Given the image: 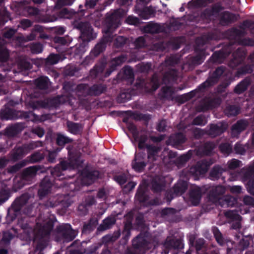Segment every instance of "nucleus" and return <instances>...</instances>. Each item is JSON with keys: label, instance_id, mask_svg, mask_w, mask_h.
Masks as SVG:
<instances>
[{"label": "nucleus", "instance_id": "f257e3e1", "mask_svg": "<svg viewBox=\"0 0 254 254\" xmlns=\"http://www.w3.org/2000/svg\"><path fill=\"white\" fill-rule=\"evenodd\" d=\"M122 16L119 9L107 16L103 30L105 34L91 50L90 56L94 58L105 50L107 44L111 42L114 39V31L121 25L120 19Z\"/></svg>", "mask_w": 254, "mask_h": 254}, {"label": "nucleus", "instance_id": "f03ea898", "mask_svg": "<svg viewBox=\"0 0 254 254\" xmlns=\"http://www.w3.org/2000/svg\"><path fill=\"white\" fill-rule=\"evenodd\" d=\"M71 167L70 162L63 160L50 170L51 175L45 176L40 183L38 191V195L40 199H43L51 192L53 182L55 180L64 179L63 171L66 170Z\"/></svg>", "mask_w": 254, "mask_h": 254}, {"label": "nucleus", "instance_id": "7ed1b4c3", "mask_svg": "<svg viewBox=\"0 0 254 254\" xmlns=\"http://www.w3.org/2000/svg\"><path fill=\"white\" fill-rule=\"evenodd\" d=\"M54 223L55 221L51 219L43 224L36 223L35 236L38 238V241L35 251H39L37 254H43V251L48 245L49 237L53 229Z\"/></svg>", "mask_w": 254, "mask_h": 254}, {"label": "nucleus", "instance_id": "20e7f679", "mask_svg": "<svg viewBox=\"0 0 254 254\" xmlns=\"http://www.w3.org/2000/svg\"><path fill=\"white\" fill-rule=\"evenodd\" d=\"M194 97H196L197 99H201V101L203 103L202 111L203 112L206 111V80L204 81L195 90L180 96L179 102L183 104Z\"/></svg>", "mask_w": 254, "mask_h": 254}, {"label": "nucleus", "instance_id": "39448f33", "mask_svg": "<svg viewBox=\"0 0 254 254\" xmlns=\"http://www.w3.org/2000/svg\"><path fill=\"white\" fill-rule=\"evenodd\" d=\"M149 242L145 233H140L132 241V248H127L126 254H144L149 249Z\"/></svg>", "mask_w": 254, "mask_h": 254}, {"label": "nucleus", "instance_id": "423d86ee", "mask_svg": "<svg viewBox=\"0 0 254 254\" xmlns=\"http://www.w3.org/2000/svg\"><path fill=\"white\" fill-rule=\"evenodd\" d=\"M29 196L27 193H24L17 197L12 202L7 210L6 219L10 222L13 221L20 214L22 208L27 203Z\"/></svg>", "mask_w": 254, "mask_h": 254}, {"label": "nucleus", "instance_id": "0eeeda50", "mask_svg": "<svg viewBox=\"0 0 254 254\" xmlns=\"http://www.w3.org/2000/svg\"><path fill=\"white\" fill-rule=\"evenodd\" d=\"M73 26L80 31V37L83 41L88 42L97 37L96 33L94 32L91 23L88 21H75L73 23Z\"/></svg>", "mask_w": 254, "mask_h": 254}, {"label": "nucleus", "instance_id": "6e6552de", "mask_svg": "<svg viewBox=\"0 0 254 254\" xmlns=\"http://www.w3.org/2000/svg\"><path fill=\"white\" fill-rule=\"evenodd\" d=\"M159 86L160 79L155 74L152 76L149 82H146L143 78H137L134 85L136 89L145 93H152L156 91Z\"/></svg>", "mask_w": 254, "mask_h": 254}, {"label": "nucleus", "instance_id": "1a4fd4ad", "mask_svg": "<svg viewBox=\"0 0 254 254\" xmlns=\"http://www.w3.org/2000/svg\"><path fill=\"white\" fill-rule=\"evenodd\" d=\"M135 199L140 205L145 206L158 205L159 204V200L157 198L149 199V195L146 187L141 185L139 186L137 190Z\"/></svg>", "mask_w": 254, "mask_h": 254}, {"label": "nucleus", "instance_id": "9d476101", "mask_svg": "<svg viewBox=\"0 0 254 254\" xmlns=\"http://www.w3.org/2000/svg\"><path fill=\"white\" fill-rule=\"evenodd\" d=\"M57 237H59L60 240L64 243L72 241L76 237L77 233L74 230L69 224H63L58 226L56 228Z\"/></svg>", "mask_w": 254, "mask_h": 254}, {"label": "nucleus", "instance_id": "9b49d317", "mask_svg": "<svg viewBox=\"0 0 254 254\" xmlns=\"http://www.w3.org/2000/svg\"><path fill=\"white\" fill-rule=\"evenodd\" d=\"M188 185L187 181L179 180L170 190L165 193V198L168 203H170L175 197L184 193L188 189Z\"/></svg>", "mask_w": 254, "mask_h": 254}, {"label": "nucleus", "instance_id": "f8f14e48", "mask_svg": "<svg viewBox=\"0 0 254 254\" xmlns=\"http://www.w3.org/2000/svg\"><path fill=\"white\" fill-rule=\"evenodd\" d=\"M1 118L5 120H15L18 118H23L27 121H32L34 114L32 111L21 112L17 111L14 109L7 108L1 113Z\"/></svg>", "mask_w": 254, "mask_h": 254}, {"label": "nucleus", "instance_id": "ddd939ff", "mask_svg": "<svg viewBox=\"0 0 254 254\" xmlns=\"http://www.w3.org/2000/svg\"><path fill=\"white\" fill-rule=\"evenodd\" d=\"M184 247V244L181 239L174 236H168L162 243V254H168L172 250L182 249Z\"/></svg>", "mask_w": 254, "mask_h": 254}, {"label": "nucleus", "instance_id": "4468645a", "mask_svg": "<svg viewBox=\"0 0 254 254\" xmlns=\"http://www.w3.org/2000/svg\"><path fill=\"white\" fill-rule=\"evenodd\" d=\"M147 163L145 153L140 152L134 155L131 162L132 168L136 172L141 173L144 171Z\"/></svg>", "mask_w": 254, "mask_h": 254}, {"label": "nucleus", "instance_id": "2eb2a0df", "mask_svg": "<svg viewBox=\"0 0 254 254\" xmlns=\"http://www.w3.org/2000/svg\"><path fill=\"white\" fill-rule=\"evenodd\" d=\"M40 168L41 167L39 165L30 166L25 168L22 171L20 175L21 181L24 182V183L30 184Z\"/></svg>", "mask_w": 254, "mask_h": 254}, {"label": "nucleus", "instance_id": "dca6fc26", "mask_svg": "<svg viewBox=\"0 0 254 254\" xmlns=\"http://www.w3.org/2000/svg\"><path fill=\"white\" fill-rule=\"evenodd\" d=\"M190 175L197 180L199 177L206 173V159H203L202 162H198L194 166H191L189 169Z\"/></svg>", "mask_w": 254, "mask_h": 254}, {"label": "nucleus", "instance_id": "f3484780", "mask_svg": "<svg viewBox=\"0 0 254 254\" xmlns=\"http://www.w3.org/2000/svg\"><path fill=\"white\" fill-rule=\"evenodd\" d=\"M127 217L125 223L124 230L122 232L123 237L120 242L122 245H126L127 244L131 235L130 230L132 227V214L128 213Z\"/></svg>", "mask_w": 254, "mask_h": 254}, {"label": "nucleus", "instance_id": "a211bd4d", "mask_svg": "<svg viewBox=\"0 0 254 254\" xmlns=\"http://www.w3.org/2000/svg\"><path fill=\"white\" fill-rule=\"evenodd\" d=\"M56 15L58 18L71 19L80 16L79 10L76 12L73 9L66 7L56 8Z\"/></svg>", "mask_w": 254, "mask_h": 254}, {"label": "nucleus", "instance_id": "6ab92c4d", "mask_svg": "<svg viewBox=\"0 0 254 254\" xmlns=\"http://www.w3.org/2000/svg\"><path fill=\"white\" fill-rule=\"evenodd\" d=\"M187 140L186 135L182 132L172 134L168 139L169 143L177 149H181L182 145Z\"/></svg>", "mask_w": 254, "mask_h": 254}, {"label": "nucleus", "instance_id": "aec40b11", "mask_svg": "<svg viewBox=\"0 0 254 254\" xmlns=\"http://www.w3.org/2000/svg\"><path fill=\"white\" fill-rule=\"evenodd\" d=\"M126 59L125 56L121 55L112 59L110 62L109 67L105 73L104 76L106 77L109 76L112 72L116 70L118 66L121 65L126 61Z\"/></svg>", "mask_w": 254, "mask_h": 254}, {"label": "nucleus", "instance_id": "412c9836", "mask_svg": "<svg viewBox=\"0 0 254 254\" xmlns=\"http://www.w3.org/2000/svg\"><path fill=\"white\" fill-rule=\"evenodd\" d=\"M151 189L154 192H160L163 190L166 186L165 178L156 176L152 180L151 182Z\"/></svg>", "mask_w": 254, "mask_h": 254}, {"label": "nucleus", "instance_id": "4be33fe9", "mask_svg": "<svg viewBox=\"0 0 254 254\" xmlns=\"http://www.w3.org/2000/svg\"><path fill=\"white\" fill-rule=\"evenodd\" d=\"M246 53L244 50L238 48L233 54V59L229 63V65L232 68H235L241 64L245 59Z\"/></svg>", "mask_w": 254, "mask_h": 254}, {"label": "nucleus", "instance_id": "5701e85b", "mask_svg": "<svg viewBox=\"0 0 254 254\" xmlns=\"http://www.w3.org/2000/svg\"><path fill=\"white\" fill-rule=\"evenodd\" d=\"M67 101L64 96H58L53 98L48 99L44 102V107L49 108H57L60 105L65 103Z\"/></svg>", "mask_w": 254, "mask_h": 254}, {"label": "nucleus", "instance_id": "b1692460", "mask_svg": "<svg viewBox=\"0 0 254 254\" xmlns=\"http://www.w3.org/2000/svg\"><path fill=\"white\" fill-rule=\"evenodd\" d=\"M243 173L245 180H250L248 183V188L251 193L254 195V166L243 170Z\"/></svg>", "mask_w": 254, "mask_h": 254}, {"label": "nucleus", "instance_id": "393cba45", "mask_svg": "<svg viewBox=\"0 0 254 254\" xmlns=\"http://www.w3.org/2000/svg\"><path fill=\"white\" fill-rule=\"evenodd\" d=\"M73 141L72 138L62 133L58 132L56 134V143L58 146L57 147L58 151H61L66 144L71 143Z\"/></svg>", "mask_w": 254, "mask_h": 254}, {"label": "nucleus", "instance_id": "a878e982", "mask_svg": "<svg viewBox=\"0 0 254 254\" xmlns=\"http://www.w3.org/2000/svg\"><path fill=\"white\" fill-rule=\"evenodd\" d=\"M189 196L190 201L194 206H197L199 204L201 196V190L199 187H196L191 189L190 190Z\"/></svg>", "mask_w": 254, "mask_h": 254}, {"label": "nucleus", "instance_id": "bb28decb", "mask_svg": "<svg viewBox=\"0 0 254 254\" xmlns=\"http://www.w3.org/2000/svg\"><path fill=\"white\" fill-rule=\"evenodd\" d=\"M43 27L40 25H35L31 33L27 36V39L30 41L36 39L37 37V33H39L38 38L42 39H48L49 36L43 32Z\"/></svg>", "mask_w": 254, "mask_h": 254}, {"label": "nucleus", "instance_id": "cd10ccee", "mask_svg": "<svg viewBox=\"0 0 254 254\" xmlns=\"http://www.w3.org/2000/svg\"><path fill=\"white\" fill-rule=\"evenodd\" d=\"M248 126V123L246 121L240 120L238 121L232 127V135L233 137H238L239 134L246 129Z\"/></svg>", "mask_w": 254, "mask_h": 254}, {"label": "nucleus", "instance_id": "c85d7f7f", "mask_svg": "<svg viewBox=\"0 0 254 254\" xmlns=\"http://www.w3.org/2000/svg\"><path fill=\"white\" fill-rule=\"evenodd\" d=\"M190 245L193 246L194 245L196 254H206V246H205V241L203 239H198L194 244L193 239H190Z\"/></svg>", "mask_w": 254, "mask_h": 254}, {"label": "nucleus", "instance_id": "c756f323", "mask_svg": "<svg viewBox=\"0 0 254 254\" xmlns=\"http://www.w3.org/2000/svg\"><path fill=\"white\" fill-rule=\"evenodd\" d=\"M53 42L57 45L55 47L57 51L59 52L63 53L64 50L61 47L63 46L68 45L71 42V40L69 36L61 37L59 36H56L53 38Z\"/></svg>", "mask_w": 254, "mask_h": 254}, {"label": "nucleus", "instance_id": "7c9ffc66", "mask_svg": "<svg viewBox=\"0 0 254 254\" xmlns=\"http://www.w3.org/2000/svg\"><path fill=\"white\" fill-rule=\"evenodd\" d=\"M24 127V123H16L7 127L6 128L5 133L7 136L13 137L19 133Z\"/></svg>", "mask_w": 254, "mask_h": 254}, {"label": "nucleus", "instance_id": "2f4dec72", "mask_svg": "<svg viewBox=\"0 0 254 254\" xmlns=\"http://www.w3.org/2000/svg\"><path fill=\"white\" fill-rule=\"evenodd\" d=\"M122 78L127 81V84L131 85L134 82V75L133 69L128 65L126 66L123 69Z\"/></svg>", "mask_w": 254, "mask_h": 254}, {"label": "nucleus", "instance_id": "473e14b6", "mask_svg": "<svg viewBox=\"0 0 254 254\" xmlns=\"http://www.w3.org/2000/svg\"><path fill=\"white\" fill-rule=\"evenodd\" d=\"M98 224V220L95 218H90L85 222L82 228V234L88 235L93 232Z\"/></svg>", "mask_w": 254, "mask_h": 254}, {"label": "nucleus", "instance_id": "72a5a7b5", "mask_svg": "<svg viewBox=\"0 0 254 254\" xmlns=\"http://www.w3.org/2000/svg\"><path fill=\"white\" fill-rule=\"evenodd\" d=\"M106 66V62L104 60L99 61L90 71V76L95 78L101 74L104 70Z\"/></svg>", "mask_w": 254, "mask_h": 254}, {"label": "nucleus", "instance_id": "f704fd0d", "mask_svg": "<svg viewBox=\"0 0 254 254\" xmlns=\"http://www.w3.org/2000/svg\"><path fill=\"white\" fill-rule=\"evenodd\" d=\"M116 219L113 216H109L104 219L102 223L97 228V231L99 232L110 229L115 224Z\"/></svg>", "mask_w": 254, "mask_h": 254}, {"label": "nucleus", "instance_id": "c9c22d12", "mask_svg": "<svg viewBox=\"0 0 254 254\" xmlns=\"http://www.w3.org/2000/svg\"><path fill=\"white\" fill-rule=\"evenodd\" d=\"M107 86L103 84H95L89 88L88 95L98 96L106 91Z\"/></svg>", "mask_w": 254, "mask_h": 254}, {"label": "nucleus", "instance_id": "e433bc0d", "mask_svg": "<svg viewBox=\"0 0 254 254\" xmlns=\"http://www.w3.org/2000/svg\"><path fill=\"white\" fill-rule=\"evenodd\" d=\"M63 202V198L62 195L57 194L51 196L44 203V205L47 208H54Z\"/></svg>", "mask_w": 254, "mask_h": 254}, {"label": "nucleus", "instance_id": "4c0bfd02", "mask_svg": "<svg viewBox=\"0 0 254 254\" xmlns=\"http://www.w3.org/2000/svg\"><path fill=\"white\" fill-rule=\"evenodd\" d=\"M99 0H85L84 4L79 6V11L80 16H83L85 12L89 9H94L97 4Z\"/></svg>", "mask_w": 254, "mask_h": 254}, {"label": "nucleus", "instance_id": "58836bf2", "mask_svg": "<svg viewBox=\"0 0 254 254\" xmlns=\"http://www.w3.org/2000/svg\"><path fill=\"white\" fill-rule=\"evenodd\" d=\"M160 150V148L159 147L156 146L153 144L146 145L148 159L152 162L155 161Z\"/></svg>", "mask_w": 254, "mask_h": 254}, {"label": "nucleus", "instance_id": "ea45409f", "mask_svg": "<svg viewBox=\"0 0 254 254\" xmlns=\"http://www.w3.org/2000/svg\"><path fill=\"white\" fill-rule=\"evenodd\" d=\"M66 126L67 131L74 135L80 134L82 130V126L80 123L68 121L66 123Z\"/></svg>", "mask_w": 254, "mask_h": 254}, {"label": "nucleus", "instance_id": "a19ab883", "mask_svg": "<svg viewBox=\"0 0 254 254\" xmlns=\"http://www.w3.org/2000/svg\"><path fill=\"white\" fill-rule=\"evenodd\" d=\"M83 251L80 241L77 240L72 243L65 254H83Z\"/></svg>", "mask_w": 254, "mask_h": 254}, {"label": "nucleus", "instance_id": "79ce46f5", "mask_svg": "<svg viewBox=\"0 0 254 254\" xmlns=\"http://www.w3.org/2000/svg\"><path fill=\"white\" fill-rule=\"evenodd\" d=\"M155 10L151 6H146L138 10V15L143 19H147L154 16Z\"/></svg>", "mask_w": 254, "mask_h": 254}, {"label": "nucleus", "instance_id": "37998d69", "mask_svg": "<svg viewBox=\"0 0 254 254\" xmlns=\"http://www.w3.org/2000/svg\"><path fill=\"white\" fill-rule=\"evenodd\" d=\"M226 129V127L222 125L220 126L211 125L208 132V134L212 137H214L222 133Z\"/></svg>", "mask_w": 254, "mask_h": 254}, {"label": "nucleus", "instance_id": "c03bdc74", "mask_svg": "<svg viewBox=\"0 0 254 254\" xmlns=\"http://www.w3.org/2000/svg\"><path fill=\"white\" fill-rule=\"evenodd\" d=\"M50 80L47 76H41L35 80L36 87L41 90H46L49 86Z\"/></svg>", "mask_w": 254, "mask_h": 254}, {"label": "nucleus", "instance_id": "a18cd8bd", "mask_svg": "<svg viewBox=\"0 0 254 254\" xmlns=\"http://www.w3.org/2000/svg\"><path fill=\"white\" fill-rule=\"evenodd\" d=\"M237 19V16L229 12L225 11L221 14L220 22L222 25H226L234 21Z\"/></svg>", "mask_w": 254, "mask_h": 254}, {"label": "nucleus", "instance_id": "49530a36", "mask_svg": "<svg viewBox=\"0 0 254 254\" xmlns=\"http://www.w3.org/2000/svg\"><path fill=\"white\" fill-rule=\"evenodd\" d=\"M26 154L25 147L19 146L15 148L10 154V158L12 161H16L21 159Z\"/></svg>", "mask_w": 254, "mask_h": 254}, {"label": "nucleus", "instance_id": "de8ad7c7", "mask_svg": "<svg viewBox=\"0 0 254 254\" xmlns=\"http://www.w3.org/2000/svg\"><path fill=\"white\" fill-rule=\"evenodd\" d=\"M225 70V68L223 66L218 67L212 75L210 76L209 81H207V85H211L218 81V78L222 75Z\"/></svg>", "mask_w": 254, "mask_h": 254}, {"label": "nucleus", "instance_id": "09e8293b", "mask_svg": "<svg viewBox=\"0 0 254 254\" xmlns=\"http://www.w3.org/2000/svg\"><path fill=\"white\" fill-rule=\"evenodd\" d=\"M204 56L200 53L195 56L190 57L188 61L189 68H193L196 65L200 64L203 60Z\"/></svg>", "mask_w": 254, "mask_h": 254}, {"label": "nucleus", "instance_id": "8fccbe9b", "mask_svg": "<svg viewBox=\"0 0 254 254\" xmlns=\"http://www.w3.org/2000/svg\"><path fill=\"white\" fill-rule=\"evenodd\" d=\"M81 247L83 251V254H92L96 252L99 249V245L98 244H94L89 247H87V242L86 241H82L80 242Z\"/></svg>", "mask_w": 254, "mask_h": 254}, {"label": "nucleus", "instance_id": "3c124183", "mask_svg": "<svg viewBox=\"0 0 254 254\" xmlns=\"http://www.w3.org/2000/svg\"><path fill=\"white\" fill-rule=\"evenodd\" d=\"M206 6V0H191L188 3L190 9H198Z\"/></svg>", "mask_w": 254, "mask_h": 254}, {"label": "nucleus", "instance_id": "603ef678", "mask_svg": "<svg viewBox=\"0 0 254 254\" xmlns=\"http://www.w3.org/2000/svg\"><path fill=\"white\" fill-rule=\"evenodd\" d=\"M39 9L38 8L25 6L22 8L21 14L25 16H36L39 14Z\"/></svg>", "mask_w": 254, "mask_h": 254}, {"label": "nucleus", "instance_id": "864d4df0", "mask_svg": "<svg viewBox=\"0 0 254 254\" xmlns=\"http://www.w3.org/2000/svg\"><path fill=\"white\" fill-rule=\"evenodd\" d=\"M177 79V73L175 69H172L165 72L163 77V80L168 83L175 81Z\"/></svg>", "mask_w": 254, "mask_h": 254}, {"label": "nucleus", "instance_id": "5fc2aeb1", "mask_svg": "<svg viewBox=\"0 0 254 254\" xmlns=\"http://www.w3.org/2000/svg\"><path fill=\"white\" fill-rule=\"evenodd\" d=\"M145 33L149 34H157L161 31L160 26L157 23H150L144 27Z\"/></svg>", "mask_w": 254, "mask_h": 254}, {"label": "nucleus", "instance_id": "6e6d98bb", "mask_svg": "<svg viewBox=\"0 0 254 254\" xmlns=\"http://www.w3.org/2000/svg\"><path fill=\"white\" fill-rule=\"evenodd\" d=\"M193 151L191 150H189L187 153L184 154L179 157L177 162L179 164L183 165L187 163L192 157Z\"/></svg>", "mask_w": 254, "mask_h": 254}, {"label": "nucleus", "instance_id": "4d7b16f0", "mask_svg": "<svg viewBox=\"0 0 254 254\" xmlns=\"http://www.w3.org/2000/svg\"><path fill=\"white\" fill-rule=\"evenodd\" d=\"M179 58L175 55H171L166 58L164 64L166 66H174L179 62Z\"/></svg>", "mask_w": 254, "mask_h": 254}, {"label": "nucleus", "instance_id": "13d9d810", "mask_svg": "<svg viewBox=\"0 0 254 254\" xmlns=\"http://www.w3.org/2000/svg\"><path fill=\"white\" fill-rule=\"evenodd\" d=\"M11 20L10 13L5 9L0 10V26L3 25L8 20Z\"/></svg>", "mask_w": 254, "mask_h": 254}, {"label": "nucleus", "instance_id": "bf43d9fd", "mask_svg": "<svg viewBox=\"0 0 254 254\" xmlns=\"http://www.w3.org/2000/svg\"><path fill=\"white\" fill-rule=\"evenodd\" d=\"M34 225L33 224L23 223L21 224V228L23 230L24 232L27 234V235L30 237L34 233L35 231ZM35 231H37L36 228Z\"/></svg>", "mask_w": 254, "mask_h": 254}, {"label": "nucleus", "instance_id": "052dcab7", "mask_svg": "<svg viewBox=\"0 0 254 254\" xmlns=\"http://www.w3.org/2000/svg\"><path fill=\"white\" fill-rule=\"evenodd\" d=\"M240 112V108L235 106H229L225 110V113L228 117L235 116L239 114Z\"/></svg>", "mask_w": 254, "mask_h": 254}, {"label": "nucleus", "instance_id": "680f3d73", "mask_svg": "<svg viewBox=\"0 0 254 254\" xmlns=\"http://www.w3.org/2000/svg\"><path fill=\"white\" fill-rule=\"evenodd\" d=\"M250 84L249 79H246L238 84L235 88V92L237 94H241L245 91Z\"/></svg>", "mask_w": 254, "mask_h": 254}, {"label": "nucleus", "instance_id": "e2e57ef3", "mask_svg": "<svg viewBox=\"0 0 254 254\" xmlns=\"http://www.w3.org/2000/svg\"><path fill=\"white\" fill-rule=\"evenodd\" d=\"M162 92L163 98L169 100H173L174 91L171 87L165 86L162 87Z\"/></svg>", "mask_w": 254, "mask_h": 254}, {"label": "nucleus", "instance_id": "0e129e2a", "mask_svg": "<svg viewBox=\"0 0 254 254\" xmlns=\"http://www.w3.org/2000/svg\"><path fill=\"white\" fill-rule=\"evenodd\" d=\"M45 156L44 152L36 151L30 155V161L32 163L38 162L44 159Z\"/></svg>", "mask_w": 254, "mask_h": 254}, {"label": "nucleus", "instance_id": "69168bd1", "mask_svg": "<svg viewBox=\"0 0 254 254\" xmlns=\"http://www.w3.org/2000/svg\"><path fill=\"white\" fill-rule=\"evenodd\" d=\"M193 20L197 23H204L206 21V9L193 16Z\"/></svg>", "mask_w": 254, "mask_h": 254}, {"label": "nucleus", "instance_id": "338daca9", "mask_svg": "<svg viewBox=\"0 0 254 254\" xmlns=\"http://www.w3.org/2000/svg\"><path fill=\"white\" fill-rule=\"evenodd\" d=\"M127 127L128 130L131 133L134 140H136L139 134L136 126L133 123L129 122L127 124Z\"/></svg>", "mask_w": 254, "mask_h": 254}, {"label": "nucleus", "instance_id": "774afa93", "mask_svg": "<svg viewBox=\"0 0 254 254\" xmlns=\"http://www.w3.org/2000/svg\"><path fill=\"white\" fill-rule=\"evenodd\" d=\"M131 98V95L128 92H121L117 97V101L119 103H126Z\"/></svg>", "mask_w": 254, "mask_h": 254}]
</instances>
